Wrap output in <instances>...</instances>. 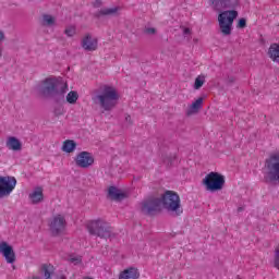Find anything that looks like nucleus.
<instances>
[{"label":"nucleus","mask_w":279,"mask_h":279,"mask_svg":"<svg viewBox=\"0 0 279 279\" xmlns=\"http://www.w3.org/2000/svg\"><path fill=\"white\" fill-rule=\"evenodd\" d=\"M43 86L40 88L41 95L44 97H49L52 99L54 104H71L72 106L77 104V99H80V94L76 90L69 92V84L59 80L57 77H47L41 82ZM66 95V97H65Z\"/></svg>","instance_id":"f257e3e1"},{"label":"nucleus","mask_w":279,"mask_h":279,"mask_svg":"<svg viewBox=\"0 0 279 279\" xmlns=\"http://www.w3.org/2000/svg\"><path fill=\"white\" fill-rule=\"evenodd\" d=\"M208 3L213 10H216L217 12L228 10L218 15V23L222 36H230L232 34L234 19L239 16V12L236 11L239 0H208Z\"/></svg>","instance_id":"f03ea898"},{"label":"nucleus","mask_w":279,"mask_h":279,"mask_svg":"<svg viewBox=\"0 0 279 279\" xmlns=\"http://www.w3.org/2000/svg\"><path fill=\"white\" fill-rule=\"evenodd\" d=\"M100 93L92 97L93 104L99 106L105 112H112L119 104V93L117 88L104 85Z\"/></svg>","instance_id":"7ed1b4c3"},{"label":"nucleus","mask_w":279,"mask_h":279,"mask_svg":"<svg viewBox=\"0 0 279 279\" xmlns=\"http://www.w3.org/2000/svg\"><path fill=\"white\" fill-rule=\"evenodd\" d=\"M89 234L99 239H117V233L112 231V227L102 219L92 220L86 226Z\"/></svg>","instance_id":"20e7f679"},{"label":"nucleus","mask_w":279,"mask_h":279,"mask_svg":"<svg viewBox=\"0 0 279 279\" xmlns=\"http://www.w3.org/2000/svg\"><path fill=\"white\" fill-rule=\"evenodd\" d=\"M160 201L161 206L168 210V213H172L174 217H180V215L184 213V209L180 204V195H178V193L168 190L162 194Z\"/></svg>","instance_id":"39448f33"},{"label":"nucleus","mask_w":279,"mask_h":279,"mask_svg":"<svg viewBox=\"0 0 279 279\" xmlns=\"http://www.w3.org/2000/svg\"><path fill=\"white\" fill-rule=\"evenodd\" d=\"M266 184H278L279 182V150L271 153L265 160Z\"/></svg>","instance_id":"423d86ee"},{"label":"nucleus","mask_w":279,"mask_h":279,"mask_svg":"<svg viewBox=\"0 0 279 279\" xmlns=\"http://www.w3.org/2000/svg\"><path fill=\"white\" fill-rule=\"evenodd\" d=\"M203 184L206 186L207 191L215 193L221 191L223 186H226V177L219 172H209L203 180Z\"/></svg>","instance_id":"0eeeda50"},{"label":"nucleus","mask_w":279,"mask_h":279,"mask_svg":"<svg viewBox=\"0 0 279 279\" xmlns=\"http://www.w3.org/2000/svg\"><path fill=\"white\" fill-rule=\"evenodd\" d=\"M141 210L143 215L154 217L156 213L162 210V201L158 197L150 196L142 202Z\"/></svg>","instance_id":"6e6552de"},{"label":"nucleus","mask_w":279,"mask_h":279,"mask_svg":"<svg viewBox=\"0 0 279 279\" xmlns=\"http://www.w3.org/2000/svg\"><path fill=\"white\" fill-rule=\"evenodd\" d=\"M14 189H16V178L10 175L0 177V199L10 197Z\"/></svg>","instance_id":"1a4fd4ad"},{"label":"nucleus","mask_w":279,"mask_h":279,"mask_svg":"<svg viewBox=\"0 0 279 279\" xmlns=\"http://www.w3.org/2000/svg\"><path fill=\"white\" fill-rule=\"evenodd\" d=\"M74 161L76 167H80L81 169H88V167H93V165H95V157H93V154L88 151H81L76 155Z\"/></svg>","instance_id":"9d476101"},{"label":"nucleus","mask_w":279,"mask_h":279,"mask_svg":"<svg viewBox=\"0 0 279 279\" xmlns=\"http://www.w3.org/2000/svg\"><path fill=\"white\" fill-rule=\"evenodd\" d=\"M65 228H66V220L62 215H57L50 222V232L52 236H60V234L64 232Z\"/></svg>","instance_id":"9b49d317"},{"label":"nucleus","mask_w":279,"mask_h":279,"mask_svg":"<svg viewBox=\"0 0 279 279\" xmlns=\"http://www.w3.org/2000/svg\"><path fill=\"white\" fill-rule=\"evenodd\" d=\"M0 254H2L4 260H7L9 265H14V263H16V253L14 252V247L9 245L8 242L0 241Z\"/></svg>","instance_id":"f8f14e48"},{"label":"nucleus","mask_w":279,"mask_h":279,"mask_svg":"<svg viewBox=\"0 0 279 279\" xmlns=\"http://www.w3.org/2000/svg\"><path fill=\"white\" fill-rule=\"evenodd\" d=\"M82 47L85 51H97V38L93 37L90 34L85 35V37L82 39Z\"/></svg>","instance_id":"ddd939ff"},{"label":"nucleus","mask_w":279,"mask_h":279,"mask_svg":"<svg viewBox=\"0 0 279 279\" xmlns=\"http://www.w3.org/2000/svg\"><path fill=\"white\" fill-rule=\"evenodd\" d=\"M108 195L113 202H123L128 197V194L121 192L117 186H109Z\"/></svg>","instance_id":"4468645a"},{"label":"nucleus","mask_w":279,"mask_h":279,"mask_svg":"<svg viewBox=\"0 0 279 279\" xmlns=\"http://www.w3.org/2000/svg\"><path fill=\"white\" fill-rule=\"evenodd\" d=\"M117 14H119V7L100 9L94 16L101 19V16H117Z\"/></svg>","instance_id":"2eb2a0df"},{"label":"nucleus","mask_w":279,"mask_h":279,"mask_svg":"<svg viewBox=\"0 0 279 279\" xmlns=\"http://www.w3.org/2000/svg\"><path fill=\"white\" fill-rule=\"evenodd\" d=\"M138 278H141V272H138V270L135 267H130L123 270L119 276V279H138Z\"/></svg>","instance_id":"dca6fc26"},{"label":"nucleus","mask_w":279,"mask_h":279,"mask_svg":"<svg viewBox=\"0 0 279 279\" xmlns=\"http://www.w3.org/2000/svg\"><path fill=\"white\" fill-rule=\"evenodd\" d=\"M29 199L32 204H40V202L45 199L43 187H36L35 191L29 194Z\"/></svg>","instance_id":"f3484780"},{"label":"nucleus","mask_w":279,"mask_h":279,"mask_svg":"<svg viewBox=\"0 0 279 279\" xmlns=\"http://www.w3.org/2000/svg\"><path fill=\"white\" fill-rule=\"evenodd\" d=\"M7 147L9 149H12V151H21L23 145L21 144V141H19V138L11 136L7 141Z\"/></svg>","instance_id":"a211bd4d"},{"label":"nucleus","mask_w":279,"mask_h":279,"mask_svg":"<svg viewBox=\"0 0 279 279\" xmlns=\"http://www.w3.org/2000/svg\"><path fill=\"white\" fill-rule=\"evenodd\" d=\"M203 104H204V98L199 97L190 106V109L187 110V116L191 117V114H197V112L202 110Z\"/></svg>","instance_id":"6ab92c4d"},{"label":"nucleus","mask_w":279,"mask_h":279,"mask_svg":"<svg viewBox=\"0 0 279 279\" xmlns=\"http://www.w3.org/2000/svg\"><path fill=\"white\" fill-rule=\"evenodd\" d=\"M268 57L272 62H279V44H271L268 49Z\"/></svg>","instance_id":"aec40b11"},{"label":"nucleus","mask_w":279,"mask_h":279,"mask_svg":"<svg viewBox=\"0 0 279 279\" xmlns=\"http://www.w3.org/2000/svg\"><path fill=\"white\" fill-rule=\"evenodd\" d=\"M76 147H77V143H75V141L66 140L63 142L61 149L65 154H73V151H75Z\"/></svg>","instance_id":"412c9836"},{"label":"nucleus","mask_w":279,"mask_h":279,"mask_svg":"<svg viewBox=\"0 0 279 279\" xmlns=\"http://www.w3.org/2000/svg\"><path fill=\"white\" fill-rule=\"evenodd\" d=\"M41 274H44V278L50 279L51 275L53 274V266L44 264L41 266Z\"/></svg>","instance_id":"4be33fe9"},{"label":"nucleus","mask_w":279,"mask_h":279,"mask_svg":"<svg viewBox=\"0 0 279 279\" xmlns=\"http://www.w3.org/2000/svg\"><path fill=\"white\" fill-rule=\"evenodd\" d=\"M206 82V76L204 75H198L196 78H195V82H194V89L195 90H199V88H202L204 86Z\"/></svg>","instance_id":"5701e85b"},{"label":"nucleus","mask_w":279,"mask_h":279,"mask_svg":"<svg viewBox=\"0 0 279 279\" xmlns=\"http://www.w3.org/2000/svg\"><path fill=\"white\" fill-rule=\"evenodd\" d=\"M44 25H48L51 27V25H56V19L49 14H44L43 16Z\"/></svg>","instance_id":"b1692460"},{"label":"nucleus","mask_w":279,"mask_h":279,"mask_svg":"<svg viewBox=\"0 0 279 279\" xmlns=\"http://www.w3.org/2000/svg\"><path fill=\"white\" fill-rule=\"evenodd\" d=\"M175 160H178V156L175 155H168L163 157V162L167 167H173V162H175Z\"/></svg>","instance_id":"393cba45"},{"label":"nucleus","mask_w":279,"mask_h":279,"mask_svg":"<svg viewBox=\"0 0 279 279\" xmlns=\"http://www.w3.org/2000/svg\"><path fill=\"white\" fill-rule=\"evenodd\" d=\"M53 114L54 117H62V114H64V107L62 106L56 107L53 110Z\"/></svg>","instance_id":"a878e982"},{"label":"nucleus","mask_w":279,"mask_h":279,"mask_svg":"<svg viewBox=\"0 0 279 279\" xmlns=\"http://www.w3.org/2000/svg\"><path fill=\"white\" fill-rule=\"evenodd\" d=\"M64 34H65L69 38H73V36L75 35V27L70 26V27L65 28Z\"/></svg>","instance_id":"bb28decb"},{"label":"nucleus","mask_w":279,"mask_h":279,"mask_svg":"<svg viewBox=\"0 0 279 279\" xmlns=\"http://www.w3.org/2000/svg\"><path fill=\"white\" fill-rule=\"evenodd\" d=\"M238 27L239 29H245V27H247V20H245V17L240 19L238 22Z\"/></svg>","instance_id":"cd10ccee"},{"label":"nucleus","mask_w":279,"mask_h":279,"mask_svg":"<svg viewBox=\"0 0 279 279\" xmlns=\"http://www.w3.org/2000/svg\"><path fill=\"white\" fill-rule=\"evenodd\" d=\"M275 267L279 269V245L275 250Z\"/></svg>","instance_id":"c85d7f7f"},{"label":"nucleus","mask_w":279,"mask_h":279,"mask_svg":"<svg viewBox=\"0 0 279 279\" xmlns=\"http://www.w3.org/2000/svg\"><path fill=\"white\" fill-rule=\"evenodd\" d=\"M145 34H148L149 36H154V34H156V28L154 27H148V28H145Z\"/></svg>","instance_id":"c756f323"},{"label":"nucleus","mask_w":279,"mask_h":279,"mask_svg":"<svg viewBox=\"0 0 279 279\" xmlns=\"http://www.w3.org/2000/svg\"><path fill=\"white\" fill-rule=\"evenodd\" d=\"M125 123L128 125V128H130V125H133V121H132V117L130 114H125Z\"/></svg>","instance_id":"7c9ffc66"},{"label":"nucleus","mask_w":279,"mask_h":279,"mask_svg":"<svg viewBox=\"0 0 279 279\" xmlns=\"http://www.w3.org/2000/svg\"><path fill=\"white\" fill-rule=\"evenodd\" d=\"M70 263H73L74 265H80L82 263V258L80 257H71Z\"/></svg>","instance_id":"2f4dec72"},{"label":"nucleus","mask_w":279,"mask_h":279,"mask_svg":"<svg viewBox=\"0 0 279 279\" xmlns=\"http://www.w3.org/2000/svg\"><path fill=\"white\" fill-rule=\"evenodd\" d=\"M234 82H236V78L234 76L227 77V84H234Z\"/></svg>","instance_id":"473e14b6"},{"label":"nucleus","mask_w":279,"mask_h":279,"mask_svg":"<svg viewBox=\"0 0 279 279\" xmlns=\"http://www.w3.org/2000/svg\"><path fill=\"white\" fill-rule=\"evenodd\" d=\"M183 34H184V36L191 34V28H184Z\"/></svg>","instance_id":"72a5a7b5"},{"label":"nucleus","mask_w":279,"mask_h":279,"mask_svg":"<svg viewBox=\"0 0 279 279\" xmlns=\"http://www.w3.org/2000/svg\"><path fill=\"white\" fill-rule=\"evenodd\" d=\"M54 279H66V276L65 275H58V276H56Z\"/></svg>","instance_id":"f704fd0d"},{"label":"nucleus","mask_w":279,"mask_h":279,"mask_svg":"<svg viewBox=\"0 0 279 279\" xmlns=\"http://www.w3.org/2000/svg\"><path fill=\"white\" fill-rule=\"evenodd\" d=\"M241 210H243V207L238 208V213H241Z\"/></svg>","instance_id":"c9c22d12"},{"label":"nucleus","mask_w":279,"mask_h":279,"mask_svg":"<svg viewBox=\"0 0 279 279\" xmlns=\"http://www.w3.org/2000/svg\"><path fill=\"white\" fill-rule=\"evenodd\" d=\"M13 269H16V266H13Z\"/></svg>","instance_id":"e433bc0d"}]
</instances>
